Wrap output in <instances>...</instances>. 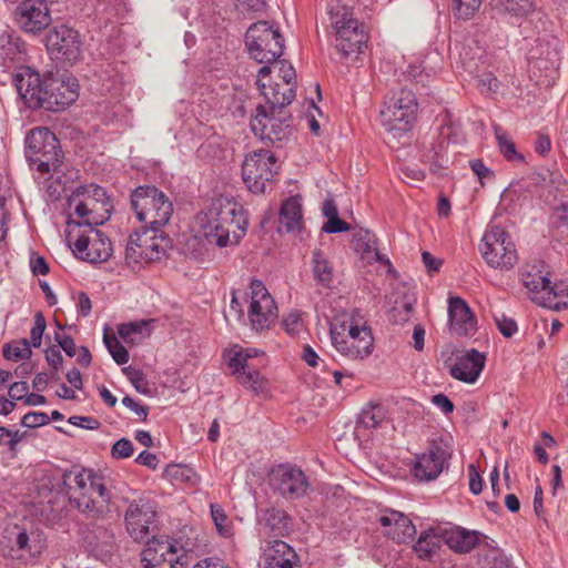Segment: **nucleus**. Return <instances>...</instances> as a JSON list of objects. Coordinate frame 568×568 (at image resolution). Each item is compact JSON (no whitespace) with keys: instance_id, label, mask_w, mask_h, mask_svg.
<instances>
[{"instance_id":"f257e3e1","label":"nucleus","mask_w":568,"mask_h":568,"mask_svg":"<svg viewBox=\"0 0 568 568\" xmlns=\"http://www.w3.org/2000/svg\"><path fill=\"white\" fill-rule=\"evenodd\" d=\"M248 221L237 202L229 196H217L199 212L193 222V231L210 244L219 247L237 245L246 234Z\"/></svg>"},{"instance_id":"f03ea898","label":"nucleus","mask_w":568,"mask_h":568,"mask_svg":"<svg viewBox=\"0 0 568 568\" xmlns=\"http://www.w3.org/2000/svg\"><path fill=\"white\" fill-rule=\"evenodd\" d=\"M329 336L334 349L346 359L362 362L374 352L372 328L358 310L336 316L329 324Z\"/></svg>"},{"instance_id":"7ed1b4c3","label":"nucleus","mask_w":568,"mask_h":568,"mask_svg":"<svg viewBox=\"0 0 568 568\" xmlns=\"http://www.w3.org/2000/svg\"><path fill=\"white\" fill-rule=\"evenodd\" d=\"M70 501L81 513L99 518L110 511V493L104 478L90 469L67 470L62 477Z\"/></svg>"},{"instance_id":"20e7f679","label":"nucleus","mask_w":568,"mask_h":568,"mask_svg":"<svg viewBox=\"0 0 568 568\" xmlns=\"http://www.w3.org/2000/svg\"><path fill=\"white\" fill-rule=\"evenodd\" d=\"M70 219L68 227H98L109 221L113 209L105 190L94 183L74 187L68 197Z\"/></svg>"},{"instance_id":"39448f33","label":"nucleus","mask_w":568,"mask_h":568,"mask_svg":"<svg viewBox=\"0 0 568 568\" xmlns=\"http://www.w3.org/2000/svg\"><path fill=\"white\" fill-rule=\"evenodd\" d=\"M170 248H172V240L162 230L153 231L141 226L129 236L125 263L131 270L138 271L150 262L159 261Z\"/></svg>"},{"instance_id":"423d86ee","label":"nucleus","mask_w":568,"mask_h":568,"mask_svg":"<svg viewBox=\"0 0 568 568\" xmlns=\"http://www.w3.org/2000/svg\"><path fill=\"white\" fill-rule=\"evenodd\" d=\"M131 206L135 217L153 231L161 230L171 219L173 204L169 197L153 185L136 187L131 194Z\"/></svg>"},{"instance_id":"0eeeda50","label":"nucleus","mask_w":568,"mask_h":568,"mask_svg":"<svg viewBox=\"0 0 568 568\" xmlns=\"http://www.w3.org/2000/svg\"><path fill=\"white\" fill-rule=\"evenodd\" d=\"M329 16L335 32V48L342 57L349 58L362 53L368 41L365 26L356 20L345 6L332 7Z\"/></svg>"},{"instance_id":"6e6552de","label":"nucleus","mask_w":568,"mask_h":568,"mask_svg":"<svg viewBox=\"0 0 568 568\" xmlns=\"http://www.w3.org/2000/svg\"><path fill=\"white\" fill-rule=\"evenodd\" d=\"M26 158L41 174L57 171L63 152L57 136L48 128H36L26 136Z\"/></svg>"},{"instance_id":"1a4fd4ad","label":"nucleus","mask_w":568,"mask_h":568,"mask_svg":"<svg viewBox=\"0 0 568 568\" xmlns=\"http://www.w3.org/2000/svg\"><path fill=\"white\" fill-rule=\"evenodd\" d=\"M416 113L417 101L414 92L402 89L384 102L379 118L383 128L396 138L412 130Z\"/></svg>"},{"instance_id":"9d476101","label":"nucleus","mask_w":568,"mask_h":568,"mask_svg":"<svg viewBox=\"0 0 568 568\" xmlns=\"http://www.w3.org/2000/svg\"><path fill=\"white\" fill-rule=\"evenodd\" d=\"M245 43L250 55L258 63L275 62L284 51V39L278 28L266 21L255 22L247 29Z\"/></svg>"},{"instance_id":"9b49d317","label":"nucleus","mask_w":568,"mask_h":568,"mask_svg":"<svg viewBox=\"0 0 568 568\" xmlns=\"http://www.w3.org/2000/svg\"><path fill=\"white\" fill-rule=\"evenodd\" d=\"M71 226L67 229V240L73 254L90 263H102L112 254L110 240L97 227Z\"/></svg>"},{"instance_id":"f8f14e48","label":"nucleus","mask_w":568,"mask_h":568,"mask_svg":"<svg viewBox=\"0 0 568 568\" xmlns=\"http://www.w3.org/2000/svg\"><path fill=\"white\" fill-rule=\"evenodd\" d=\"M480 253L490 267L500 271L511 270L518 261L515 243L505 230L496 225L484 233Z\"/></svg>"},{"instance_id":"ddd939ff","label":"nucleus","mask_w":568,"mask_h":568,"mask_svg":"<svg viewBox=\"0 0 568 568\" xmlns=\"http://www.w3.org/2000/svg\"><path fill=\"white\" fill-rule=\"evenodd\" d=\"M276 173V158L270 150H255L242 163L243 181L253 193H264Z\"/></svg>"},{"instance_id":"4468645a","label":"nucleus","mask_w":568,"mask_h":568,"mask_svg":"<svg viewBox=\"0 0 568 568\" xmlns=\"http://www.w3.org/2000/svg\"><path fill=\"white\" fill-rule=\"evenodd\" d=\"M290 120L291 116L283 110L273 113L265 105H258L251 120V130L262 141L282 142L291 134Z\"/></svg>"},{"instance_id":"2eb2a0df","label":"nucleus","mask_w":568,"mask_h":568,"mask_svg":"<svg viewBox=\"0 0 568 568\" xmlns=\"http://www.w3.org/2000/svg\"><path fill=\"white\" fill-rule=\"evenodd\" d=\"M247 318L252 329L261 332L270 327L277 317L274 298L261 281H252L248 293Z\"/></svg>"},{"instance_id":"dca6fc26","label":"nucleus","mask_w":568,"mask_h":568,"mask_svg":"<svg viewBox=\"0 0 568 568\" xmlns=\"http://www.w3.org/2000/svg\"><path fill=\"white\" fill-rule=\"evenodd\" d=\"M82 44L79 32L67 24L55 26L47 34V49L50 54L71 64L81 59Z\"/></svg>"},{"instance_id":"f3484780","label":"nucleus","mask_w":568,"mask_h":568,"mask_svg":"<svg viewBox=\"0 0 568 568\" xmlns=\"http://www.w3.org/2000/svg\"><path fill=\"white\" fill-rule=\"evenodd\" d=\"M542 263L525 264L520 272L521 283L531 294V300L545 307L559 306L556 286H552Z\"/></svg>"},{"instance_id":"a211bd4d","label":"nucleus","mask_w":568,"mask_h":568,"mask_svg":"<svg viewBox=\"0 0 568 568\" xmlns=\"http://www.w3.org/2000/svg\"><path fill=\"white\" fill-rule=\"evenodd\" d=\"M124 526L134 541L148 540L149 535L158 528L156 511L149 501L133 500L124 513Z\"/></svg>"},{"instance_id":"6ab92c4d","label":"nucleus","mask_w":568,"mask_h":568,"mask_svg":"<svg viewBox=\"0 0 568 568\" xmlns=\"http://www.w3.org/2000/svg\"><path fill=\"white\" fill-rule=\"evenodd\" d=\"M79 97V83L68 75H48L41 109L60 111L72 104Z\"/></svg>"},{"instance_id":"aec40b11","label":"nucleus","mask_w":568,"mask_h":568,"mask_svg":"<svg viewBox=\"0 0 568 568\" xmlns=\"http://www.w3.org/2000/svg\"><path fill=\"white\" fill-rule=\"evenodd\" d=\"M268 480L270 486L276 493L291 500L303 497L310 485L305 474L288 464L274 467L270 473Z\"/></svg>"},{"instance_id":"412c9836","label":"nucleus","mask_w":568,"mask_h":568,"mask_svg":"<svg viewBox=\"0 0 568 568\" xmlns=\"http://www.w3.org/2000/svg\"><path fill=\"white\" fill-rule=\"evenodd\" d=\"M57 0H23L16 9V21L27 33L39 34L52 22L50 6Z\"/></svg>"},{"instance_id":"4be33fe9","label":"nucleus","mask_w":568,"mask_h":568,"mask_svg":"<svg viewBox=\"0 0 568 568\" xmlns=\"http://www.w3.org/2000/svg\"><path fill=\"white\" fill-rule=\"evenodd\" d=\"M450 458L448 445L443 442H433L427 452L418 455L413 466V475L420 481L436 479Z\"/></svg>"},{"instance_id":"5701e85b","label":"nucleus","mask_w":568,"mask_h":568,"mask_svg":"<svg viewBox=\"0 0 568 568\" xmlns=\"http://www.w3.org/2000/svg\"><path fill=\"white\" fill-rule=\"evenodd\" d=\"M12 82L19 97L30 109H41L47 77L41 75L30 67H21L12 75Z\"/></svg>"},{"instance_id":"b1692460","label":"nucleus","mask_w":568,"mask_h":568,"mask_svg":"<svg viewBox=\"0 0 568 568\" xmlns=\"http://www.w3.org/2000/svg\"><path fill=\"white\" fill-rule=\"evenodd\" d=\"M142 562L144 568H175L178 555L174 542L163 537L148 539Z\"/></svg>"},{"instance_id":"393cba45","label":"nucleus","mask_w":568,"mask_h":568,"mask_svg":"<svg viewBox=\"0 0 568 568\" xmlns=\"http://www.w3.org/2000/svg\"><path fill=\"white\" fill-rule=\"evenodd\" d=\"M486 364V355L475 348L456 355L449 365V374L457 381L474 384L480 376Z\"/></svg>"},{"instance_id":"a878e982","label":"nucleus","mask_w":568,"mask_h":568,"mask_svg":"<svg viewBox=\"0 0 568 568\" xmlns=\"http://www.w3.org/2000/svg\"><path fill=\"white\" fill-rule=\"evenodd\" d=\"M379 524L384 528L385 535L397 544L413 540L416 535V528L412 520L397 510H384L379 516Z\"/></svg>"},{"instance_id":"bb28decb","label":"nucleus","mask_w":568,"mask_h":568,"mask_svg":"<svg viewBox=\"0 0 568 568\" xmlns=\"http://www.w3.org/2000/svg\"><path fill=\"white\" fill-rule=\"evenodd\" d=\"M450 328L457 334L467 336L476 328V320L467 303L462 297H450L448 301Z\"/></svg>"},{"instance_id":"cd10ccee","label":"nucleus","mask_w":568,"mask_h":568,"mask_svg":"<svg viewBox=\"0 0 568 568\" xmlns=\"http://www.w3.org/2000/svg\"><path fill=\"white\" fill-rule=\"evenodd\" d=\"M262 352L254 347L244 348L239 344H234L226 348L223 353V358L227 364L232 375L239 377L253 367L251 361L257 357Z\"/></svg>"},{"instance_id":"c85d7f7f","label":"nucleus","mask_w":568,"mask_h":568,"mask_svg":"<svg viewBox=\"0 0 568 568\" xmlns=\"http://www.w3.org/2000/svg\"><path fill=\"white\" fill-rule=\"evenodd\" d=\"M297 555L282 540H274L264 549L265 568H294Z\"/></svg>"},{"instance_id":"c756f323","label":"nucleus","mask_w":568,"mask_h":568,"mask_svg":"<svg viewBox=\"0 0 568 568\" xmlns=\"http://www.w3.org/2000/svg\"><path fill=\"white\" fill-rule=\"evenodd\" d=\"M479 532L462 527H453L443 531V541L455 552L468 554L479 542Z\"/></svg>"},{"instance_id":"7c9ffc66","label":"nucleus","mask_w":568,"mask_h":568,"mask_svg":"<svg viewBox=\"0 0 568 568\" xmlns=\"http://www.w3.org/2000/svg\"><path fill=\"white\" fill-rule=\"evenodd\" d=\"M256 83L268 104L266 108L272 110L273 113L283 110L295 98V90L291 87H282V83L275 82L273 85H266L261 79Z\"/></svg>"},{"instance_id":"2f4dec72","label":"nucleus","mask_w":568,"mask_h":568,"mask_svg":"<svg viewBox=\"0 0 568 568\" xmlns=\"http://www.w3.org/2000/svg\"><path fill=\"white\" fill-rule=\"evenodd\" d=\"M154 320H140L118 325L119 336L130 346L139 345L153 332Z\"/></svg>"},{"instance_id":"473e14b6","label":"nucleus","mask_w":568,"mask_h":568,"mask_svg":"<svg viewBox=\"0 0 568 568\" xmlns=\"http://www.w3.org/2000/svg\"><path fill=\"white\" fill-rule=\"evenodd\" d=\"M311 271L316 284L331 287L334 282V265L329 256L321 248H315L311 258Z\"/></svg>"},{"instance_id":"72a5a7b5","label":"nucleus","mask_w":568,"mask_h":568,"mask_svg":"<svg viewBox=\"0 0 568 568\" xmlns=\"http://www.w3.org/2000/svg\"><path fill=\"white\" fill-rule=\"evenodd\" d=\"M442 542L443 531L436 528H429L420 534L414 546V550L419 558L429 559L438 551Z\"/></svg>"},{"instance_id":"f704fd0d","label":"nucleus","mask_w":568,"mask_h":568,"mask_svg":"<svg viewBox=\"0 0 568 568\" xmlns=\"http://www.w3.org/2000/svg\"><path fill=\"white\" fill-rule=\"evenodd\" d=\"M354 246L355 250L362 254L363 258H367L368 262L382 261V256L377 250V242L375 235L368 231L361 229L354 234Z\"/></svg>"},{"instance_id":"c9c22d12","label":"nucleus","mask_w":568,"mask_h":568,"mask_svg":"<svg viewBox=\"0 0 568 568\" xmlns=\"http://www.w3.org/2000/svg\"><path fill=\"white\" fill-rule=\"evenodd\" d=\"M237 382L256 396L267 397L270 393L267 379L254 366L243 374H239Z\"/></svg>"},{"instance_id":"e433bc0d","label":"nucleus","mask_w":568,"mask_h":568,"mask_svg":"<svg viewBox=\"0 0 568 568\" xmlns=\"http://www.w3.org/2000/svg\"><path fill=\"white\" fill-rule=\"evenodd\" d=\"M261 523L264 524L274 536H285L290 529V517L285 511L276 508L266 509Z\"/></svg>"},{"instance_id":"4c0bfd02","label":"nucleus","mask_w":568,"mask_h":568,"mask_svg":"<svg viewBox=\"0 0 568 568\" xmlns=\"http://www.w3.org/2000/svg\"><path fill=\"white\" fill-rule=\"evenodd\" d=\"M281 221L291 231L298 226L302 219V203L300 196L285 200L280 211Z\"/></svg>"},{"instance_id":"58836bf2","label":"nucleus","mask_w":568,"mask_h":568,"mask_svg":"<svg viewBox=\"0 0 568 568\" xmlns=\"http://www.w3.org/2000/svg\"><path fill=\"white\" fill-rule=\"evenodd\" d=\"M489 4L515 17H527L536 9L534 0H490Z\"/></svg>"},{"instance_id":"ea45409f","label":"nucleus","mask_w":568,"mask_h":568,"mask_svg":"<svg viewBox=\"0 0 568 568\" xmlns=\"http://www.w3.org/2000/svg\"><path fill=\"white\" fill-rule=\"evenodd\" d=\"M24 43L19 37L10 32H3L0 36V57L4 61L19 60L20 54L23 52Z\"/></svg>"},{"instance_id":"a19ab883","label":"nucleus","mask_w":568,"mask_h":568,"mask_svg":"<svg viewBox=\"0 0 568 568\" xmlns=\"http://www.w3.org/2000/svg\"><path fill=\"white\" fill-rule=\"evenodd\" d=\"M495 138L500 153L509 162H524V156L515 146L514 141L509 134L499 125H494Z\"/></svg>"},{"instance_id":"79ce46f5","label":"nucleus","mask_w":568,"mask_h":568,"mask_svg":"<svg viewBox=\"0 0 568 568\" xmlns=\"http://www.w3.org/2000/svg\"><path fill=\"white\" fill-rule=\"evenodd\" d=\"M386 413L382 405H368L365 407L358 418V425L364 428H377L385 420Z\"/></svg>"},{"instance_id":"37998d69","label":"nucleus","mask_w":568,"mask_h":568,"mask_svg":"<svg viewBox=\"0 0 568 568\" xmlns=\"http://www.w3.org/2000/svg\"><path fill=\"white\" fill-rule=\"evenodd\" d=\"M211 517L220 536L231 538L234 535L233 524L219 504L210 505Z\"/></svg>"},{"instance_id":"c03bdc74","label":"nucleus","mask_w":568,"mask_h":568,"mask_svg":"<svg viewBox=\"0 0 568 568\" xmlns=\"http://www.w3.org/2000/svg\"><path fill=\"white\" fill-rule=\"evenodd\" d=\"M3 357L8 361L29 358L32 354L30 342L26 338L13 341L3 346Z\"/></svg>"},{"instance_id":"a18cd8bd","label":"nucleus","mask_w":568,"mask_h":568,"mask_svg":"<svg viewBox=\"0 0 568 568\" xmlns=\"http://www.w3.org/2000/svg\"><path fill=\"white\" fill-rule=\"evenodd\" d=\"M201 475L191 466L180 464V483L184 484V490L189 494L200 493Z\"/></svg>"},{"instance_id":"49530a36","label":"nucleus","mask_w":568,"mask_h":568,"mask_svg":"<svg viewBox=\"0 0 568 568\" xmlns=\"http://www.w3.org/2000/svg\"><path fill=\"white\" fill-rule=\"evenodd\" d=\"M103 342L114 362L119 365L126 364L130 359L129 352L119 342L115 335H109L106 332L103 335Z\"/></svg>"},{"instance_id":"de8ad7c7","label":"nucleus","mask_w":568,"mask_h":568,"mask_svg":"<svg viewBox=\"0 0 568 568\" xmlns=\"http://www.w3.org/2000/svg\"><path fill=\"white\" fill-rule=\"evenodd\" d=\"M481 0H453V11L456 18L469 20L478 12Z\"/></svg>"},{"instance_id":"09e8293b","label":"nucleus","mask_w":568,"mask_h":568,"mask_svg":"<svg viewBox=\"0 0 568 568\" xmlns=\"http://www.w3.org/2000/svg\"><path fill=\"white\" fill-rule=\"evenodd\" d=\"M199 547V532L193 527L180 529V549L192 552Z\"/></svg>"},{"instance_id":"8fccbe9b","label":"nucleus","mask_w":568,"mask_h":568,"mask_svg":"<svg viewBox=\"0 0 568 568\" xmlns=\"http://www.w3.org/2000/svg\"><path fill=\"white\" fill-rule=\"evenodd\" d=\"M133 387L143 395H151V388L142 371L128 367L124 369Z\"/></svg>"},{"instance_id":"3c124183","label":"nucleus","mask_w":568,"mask_h":568,"mask_svg":"<svg viewBox=\"0 0 568 568\" xmlns=\"http://www.w3.org/2000/svg\"><path fill=\"white\" fill-rule=\"evenodd\" d=\"M477 84L483 93H497L500 87V82L491 72L479 74Z\"/></svg>"},{"instance_id":"603ef678","label":"nucleus","mask_w":568,"mask_h":568,"mask_svg":"<svg viewBox=\"0 0 568 568\" xmlns=\"http://www.w3.org/2000/svg\"><path fill=\"white\" fill-rule=\"evenodd\" d=\"M45 329V318L42 313L38 312L34 315V323L30 332V345L39 347L41 345L42 335Z\"/></svg>"},{"instance_id":"864d4df0","label":"nucleus","mask_w":568,"mask_h":568,"mask_svg":"<svg viewBox=\"0 0 568 568\" xmlns=\"http://www.w3.org/2000/svg\"><path fill=\"white\" fill-rule=\"evenodd\" d=\"M49 423V416L42 412H29L22 419L21 425L28 428H36Z\"/></svg>"},{"instance_id":"5fc2aeb1","label":"nucleus","mask_w":568,"mask_h":568,"mask_svg":"<svg viewBox=\"0 0 568 568\" xmlns=\"http://www.w3.org/2000/svg\"><path fill=\"white\" fill-rule=\"evenodd\" d=\"M111 454L116 459L129 458L133 454V444L126 438H121L113 444Z\"/></svg>"},{"instance_id":"6e6d98bb","label":"nucleus","mask_w":568,"mask_h":568,"mask_svg":"<svg viewBox=\"0 0 568 568\" xmlns=\"http://www.w3.org/2000/svg\"><path fill=\"white\" fill-rule=\"evenodd\" d=\"M21 440V435L18 430L13 432L4 426H0V444L6 445L9 450L13 452Z\"/></svg>"},{"instance_id":"4d7b16f0","label":"nucleus","mask_w":568,"mask_h":568,"mask_svg":"<svg viewBox=\"0 0 568 568\" xmlns=\"http://www.w3.org/2000/svg\"><path fill=\"white\" fill-rule=\"evenodd\" d=\"M498 329L505 337H511L517 332V324L513 318L506 317L504 314L495 317Z\"/></svg>"},{"instance_id":"13d9d810","label":"nucleus","mask_w":568,"mask_h":568,"mask_svg":"<svg viewBox=\"0 0 568 568\" xmlns=\"http://www.w3.org/2000/svg\"><path fill=\"white\" fill-rule=\"evenodd\" d=\"M54 339L68 356L73 357L77 355V346L71 336L57 332Z\"/></svg>"},{"instance_id":"bf43d9fd","label":"nucleus","mask_w":568,"mask_h":568,"mask_svg":"<svg viewBox=\"0 0 568 568\" xmlns=\"http://www.w3.org/2000/svg\"><path fill=\"white\" fill-rule=\"evenodd\" d=\"M280 64L282 87H291L295 90L296 73L294 68L291 64H286L284 61H281Z\"/></svg>"},{"instance_id":"052dcab7","label":"nucleus","mask_w":568,"mask_h":568,"mask_svg":"<svg viewBox=\"0 0 568 568\" xmlns=\"http://www.w3.org/2000/svg\"><path fill=\"white\" fill-rule=\"evenodd\" d=\"M351 229L349 224L337 216L328 219L322 230L325 233H342Z\"/></svg>"},{"instance_id":"680f3d73","label":"nucleus","mask_w":568,"mask_h":568,"mask_svg":"<svg viewBox=\"0 0 568 568\" xmlns=\"http://www.w3.org/2000/svg\"><path fill=\"white\" fill-rule=\"evenodd\" d=\"M68 422L73 426L90 430L98 429L100 426V422L90 416H71Z\"/></svg>"},{"instance_id":"e2e57ef3","label":"nucleus","mask_w":568,"mask_h":568,"mask_svg":"<svg viewBox=\"0 0 568 568\" xmlns=\"http://www.w3.org/2000/svg\"><path fill=\"white\" fill-rule=\"evenodd\" d=\"M122 404L134 412L142 420H146L149 408L145 405H141L140 403L135 402L130 396H124L122 399Z\"/></svg>"},{"instance_id":"0e129e2a","label":"nucleus","mask_w":568,"mask_h":568,"mask_svg":"<svg viewBox=\"0 0 568 568\" xmlns=\"http://www.w3.org/2000/svg\"><path fill=\"white\" fill-rule=\"evenodd\" d=\"M29 392L27 382H16L9 387V396L12 400L26 399Z\"/></svg>"},{"instance_id":"69168bd1","label":"nucleus","mask_w":568,"mask_h":568,"mask_svg":"<svg viewBox=\"0 0 568 568\" xmlns=\"http://www.w3.org/2000/svg\"><path fill=\"white\" fill-rule=\"evenodd\" d=\"M469 471V490L474 495H479L483 490V479L479 473L476 470V467L471 464L468 467Z\"/></svg>"},{"instance_id":"338daca9","label":"nucleus","mask_w":568,"mask_h":568,"mask_svg":"<svg viewBox=\"0 0 568 568\" xmlns=\"http://www.w3.org/2000/svg\"><path fill=\"white\" fill-rule=\"evenodd\" d=\"M45 359L53 371H58L63 362V357L58 347H49L45 351Z\"/></svg>"},{"instance_id":"774afa93","label":"nucleus","mask_w":568,"mask_h":568,"mask_svg":"<svg viewBox=\"0 0 568 568\" xmlns=\"http://www.w3.org/2000/svg\"><path fill=\"white\" fill-rule=\"evenodd\" d=\"M192 568H231L217 557H207L197 561Z\"/></svg>"}]
</instances>
